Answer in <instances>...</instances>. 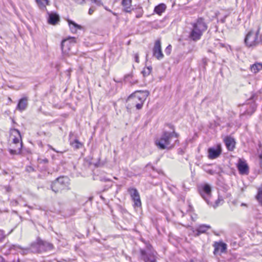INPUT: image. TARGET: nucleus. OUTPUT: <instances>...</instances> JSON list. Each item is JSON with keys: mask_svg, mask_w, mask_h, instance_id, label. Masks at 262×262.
<instances>
[{"mask_svg": "<svg viewBox=\"0 0 262 262\" xmlns=\"http://www.w3.org/2000/svg\"><path fill=\"white\" fill-rule=\"evenodd\" d=\"M259 29L255 32L253 31H249L245 38V42L247 47H251L257 46L261 41L259 37Z\"/></svg>", "mask_w": 262, "mask_h": 262, "instance_id": "6", "label": "nucleus"}, {"mask_svg": "<svg viewBox=\"0 0 262 262\" xmlns=\"http://www.w3.org/2000/svg\"><path fill=\"white\" fill-rule=\"evenodd\" d=\"M143 13V11L141 8L138 10V12L136 15V18H140L142 17Z\"/></svg>", "mask_w": 262, "mask_h": 262, "instance_id": "33", "label": "nucleus"}, {"mask_svg": "<svg viewBox=\"0 0 262 262\" xmlns=\"http://www.w3.org/2000/svg\"><path fill=\"white\" fill-rule=\"evenodd\" d=\"M22 147V143H20L19 146L15 147V149H9V151L11 155H14L18 154L20 152V150Z\"/></svg>", "mask_w": 262, "mask_h": 262, "instance_id": "28", "label": "nucleus"}, {"mask_svg": "<svg viewBox=\"0 0 262 262\" xmlns=\"http://www.w3.org/2000/svg\"><path fill=\"white\" fill-rule=\"evenodd\" d=\"M152 71L151 67H148L145 68H144L143 71H142V73L143 74L144 77L149 75Z\"/></svg>", "mask_w": 262, "mask_h": 262, "instance_id": "31", "label": "nucleus"}, {"mask_svg": "<svg viewBox=\"0 0 262 262\" xmlns=\"http://www.w3.org/2000/svg\"><path fill=\"white\" fill-rule=\"evenodd\" d=\"M48 146L49 148L52 149V150L56 152H60V151H59L57 150H56L54 148H53L51 145H48ZM61 153H62V152H61Z\"/></svg>", "mask_w": 262, "mask_h": 262, "instance_id": "41", "label": "nucleus"}, {"mask_svg": "<svg viewBox=\"0 0 262 262\" xmlns=\"http://www.w3.org/2000/svg\"><path fill=\"white\" fill-rule=\"evenodd\" d=\"M214 250L213 253L214 255L220 254L225 253L227 249V245L223 242H215L213 244Z\"/></svg>", "mask_w": 262, "mask_h": 262, "instance_id": "12", "label": "nucleus"}, {"mask_svg": "<svg viewBox=\"0 0 262 262\" xmlns=\"http://www.w3.org/2000/svg\"><path fill=\"white\" fill-rule=\"evenodd\" d=\"M5 238V235L4 231L2 230H0V243L3 242Z\"/></svg>", "mask_w": 262, "mask_h": 262, "instance_id": "34", "label": "nucleus"}, {"mask_svg": "<svg viewBox=\"0 0 262 262\" xmlns=\"http://www.w3.org/2000/svg\"><path fill=\"white\" fill-rule=\"evenodd\" d=\"M166 8V6L164 4H160L156 6L154 9V12L159 15H161L163 13Z\"/></svg>", "mask_w": 262, "mask_h": 262, "instance_id": "24", "label": "nucleus"}, {"mask_svg": "<svg viewBox=\"0 0 262 262\" xmlns=\"http://www.w3.org/2000/svg\"><path fill=\"white\" fill-rule=\"evenodd\" d=\"M211 227L209 225L202 224L200 225L193 232L195 236H199L201 234L205 233L207 230L210 229Z\"/></svg>", "mask_w": 262, "mask_h": 262, "instance_id": "15", "label": "nucleus"}, {"mask_svg": "<svg viewBox=\"0 0 262 262\" xmlns=\"http://www.w3.org/2000/svg\"><path fill=\"white\" fill-rule=\"evenodd\" d=\"M93 199V197H90L89 198V200L91 201Z\"/></svg>", "mask_w": 262, "mask_h": 262, "instance_id": "49", "label": "nucleus"}, {"mask_svg": "<svg viewBox=\"0 0 262 262\" xmlns=\"http://www.w3.org/2000/svg\"><path fill=\"white\" fill-rule=\"evenodd\" d=\"M178 137V134L174 130L172 132L164 131L160 137L156 140L155 144L160 149H170L175 143H179Z\"/></svg>", "mask_w": 262, "mask_h": 262, "instance_id": "1", "label": "nucleus"}, {"mask_svg": "<svg viewBox=\"0 0 262 262\" xmlns=\"http://www.w3.org/2000/svg\"><path fill=\"white\" fill-rule=\"evenodd\" d=\"M30 251L33 253H40V238H37L36 242L30 245Z\"/></svg>", "mask_w": 262, "mask_h": 262, "instance_id": "20", "label": "nucleus"}, {"mask_svg": "<svg viewBox=\"0 0 262 262\" xmlns=\"http://www.w3.org/2000/svg\"><path fill=\"white\" fill-rule=\"evenodd\" d=\"M13 132H15L18 135V137H15L13 139V143L14 144H16V147H18L20 145V144H19V138H21L20 132H19L18 130L16 129H14L13 130Z\"/></svg>", "mask_w": 262, "mask_h": 262, "instance_id": "29", "label": "nucleus"}, {"mask_svg": "<svg viewBox=\"0 0 262 262\" xmlns=\"http://www.w3.org/2000/svg\"><path fill=\"white\" fill-rule=\"evenodd\" d=\"M91 1L93 3L96 4V5H97V6H100L102 5L101 0H91Z\"/></svg>", "mask_w": 262, "mask_h": 262, "instance_id": "36", "label": "nucleus"}, {"mask_svg": "<svg viewBox=\"0 0 262 262\" xmlns=\"http://www.w3.org/2000/svg\"><path fill=\"white\" fill-rule=\"evenodd\" d=\"M127 191L129 193L132 200L133 201V207L134 208H140L141 207V201L140 194L138 190L133 187L128 188Z\"/></svg>", "mask_w": 262, "mask_h": 262, "instance_id": "7", "label": "nucleus"}, {"mask_svg": "<svg viewBox=\"0 0 262 262\" xmlns=\"http://www.w3.org/2000/svg\"><path fill=\"white\" fill-rule=\"evenodd\" d=\"M192 29L189 34V38L194 41L200 40L204 32L208 28L207 24L203 17L198 18L191 23Z\"/></svg>", "mask_w": 262, "mask_h": 262, "instance_id": "3", "label": "nucleus"}, {"mask_svg": "<svg viewBox=\"0 0 262 262\" xmlns=\"http://www.w3.org/2000/svg\"><path fill=\"white\" fill-rule=\"evenodd\" d=\"M226 16H225L223 18H221L220 21L222 23H224L225 22V20H226Z\"/></svg>", "mask_w": 262, "mask_h": 262, "instance_id": "44", "label": "nucleus"}, {"mask_svg": "<svg viewBox=\"0 0 262 262\" xmlns=\"http://www.w3.org/2000/svg\"><path fill=\"white\" fill-rule=\"evenodd\" d=\"M153 56L158 60H161L163 58L164 55L162 51L161 41L160 39L157 40L154 45L152 49Z\"/></svg>", "mask_w": 262, "mask_h": 262, "instance_id": "10", "label": "nucleus"}, {"mask_svg": "<svg viewBox=\"0 0 262 262\" xmlns=\"http://www.w3.org/2000/svg\"><path fill=\"white\" fill-rule=\"evenodd\" d=\"M222 149L220 146L213 147L208 148V158L210 159H214L217 158L221 154Z\"/></svg>", "mask_w": 262, "mask_h": 262, "instance_id": "11", "label": "nucleus"}, {"mask_svg": "<svg viewBox=\"0 0 262 262\" xmlns=\"http://www.w3.org/2000/svg\"><path fill=\"white\" fill-rule=\"evenodd\" d=\"M179 153L182 155L183 154V151L182 150H181L180 151H179Z\"/></svg>", "mask_w": 262, "mask_h": 262, "instance_id": "47", "label": "nucleus"}, {"mask_svg": "<svg viewBox=\"0 0 262 262\" xmlns=\"http://www.w3.org/2000/svg\"><path fill=\"white\" fill-rule=\"evenodd\" d=\"M146 249H147V250H145L146 252H150V251H154L152 249L151 245L150 244H148L146 245Z\"/></svg>", "mask_w": 262, "mask_h": 262, "instance_id": "38", "label": "nucleus"}, {"mask_svg": "<svg viewBox=\"0 0 262 262\" xmlns=\"http://www.w3.org/2000/svg\"><path fill=\"white\" fill-rule=\"evenodd\" d=\"M13 249L20 252L22 255H26L28 253L31 252L30 251V247L23 248L20 246L13 245L10 246L9 250L11 251Z\"/></svg>", "mask_w": 262, "mask_h": 262, "instance_id": "14", "label": "nucleus"}, {"mask_svg": "<svg viewBox=\"0 0 262 262\" xmlns=\"http://www.w3.org/2000/svg\"><path fill=\"white\" fill-rule=\"evenodd\" d=\"M95 10L96 9L95 7H91L89 10V14L90 15H92Z\"/></svg>", "mask_w": 262, "mask_h": 262, "instance_id": "37", "label": "nucleus"}, {"mask_svg": "<svg viewBox=\"0 0 262 262\" xmlns=\"http://www.w3.org/2000/svg\"><path fill=\"white\" fill-rule=\"evenodd\" d=\"M70 180L67 177H59L52 182L51 188L55 193L61 192L62 190H69Z\"/></svg>", "mask_w": 262, "mask_h": 262, "instance_id": "4", "label": "nucleus"}, {"mask_svg": "<svg viewBox=\"0 0 262 262\" xmlns=\"http://www.w3.org/2000/svg\"><path fill=\"white\" fill-rule=\"evenodd\" d=\"M142 259L144 262H157V252L155 251L146 252L145 250L140 249Z\"/></svg>", "mask_w": 262, "mask_h": 262, "instance_id": "9", "label": "nucleus"}, {"mask_svg": "<svg viewBox=\"0 0 262 262\" xmlns=\"http://www.w3.org/2000/svg\"><path fill=\"white\" fill-rule=\"evenodd\" d=\"M28 105V98L27 97H24L21 98L17 105L16 108L20 112L26 110Z\"/></svg>", "mask_w": 262, "mask_h": 262, "instance_id": "18", "label": "nucleus"}, {"mask_svg": "<svg viewBox=\"0 0 262 262\" xmlns=\"http://www.w3.org/2000/svg\"><path fill=\"white\" fill-rule=\"evenodd\" d=\"M40 252L50 251L53 249V245L48 242L42 241L40 239Z\"/></svg>", "mask_w": 262, "mask_h": 262, "instance_id": "17", "label": "nucleus"}, {"mask_svg": "<svg viewBox=\"0 0 262 262\" xmlns=\"http://www.w3.org/2000/svg\"><path fill=\"white\" fill-rule=\"evenodd\" d=\"M76 45V38L70 37L62 41L61 48L63 55L70 56L75 53L74 50Z\"/></svg>", "mask_w": 262, "mask_h": 262, "instance_id": "5", "label": "nucleus"}, {"mask_svg": "<svg viewBox=\"0 0 262 262\" xmlns=\"http://www.w3.org/2000/svg\"><path fill=\"white\" fill-rule=\"evenodd\" d=\"M48 21L49 24L55 25L57 23L58 21H59V16L56 13H49Z\"/></svg>", "mask_w": 262, "mask_h": 262, "instance_id": "21", "label": "nucleus"}, {"mask_svg": "<svg viewBox=\"0 0 262 262\" xmlns=\"http://www.w3.org/2000/svg\"><path fill=\"white\" fill-rule=\"evenodd\" d=\"M261 70H262L261 63H255L251 66V70L254 73L258 72Z\"/></svg>", "mask_w": 262, "mask_h": 262, "instance_id": "26", "label": "nucleus"}, {"mask_svg": "<svg viewBox=\"0 0 262 262\" xmlns=\"http://www.w3.org/2000/svg\"><path fill=\"white\" fill-rule=\"evenodd\" d=\"M135 60L136 61V62L138 63L139 62V55L138 53H136L135 54Z\"/></svg>", "mask_w": 262, "mask_h": 262, "instance_id": "39", "label": "nucleus"}, {"mask_svg": "<svg viewBox=\"0 0 262 262\" xmlns=\"http://www.w3.org/2000/svg\"><path fill=\"white\" fill-rule=\"evenodd\" d=\"M0 262H5V259L2 256H0Z\"/></svg>", "mask_w": 262, "mask_h": 262, "instance_id": "46", "label": "nucleus"}, {"mask_svg": "<svg viewBox=\"0 0 262 262\" xmlns=\"http://www.w3.org/2000/svg\"><path fill=\"white\" fill-rule=\"evenodd\" d=\"M71 145L74 149H79L82 146V144L77 140L75 139L73 142H71Z\"/></svg>", "mask_w": 262, "mask_h": 262, "instance_id": "30", "label": "nucleus"}, {"mask_svg": "<svg viewBox=\"0 0 262 262\" xmlns=\"http://www.w3.org/2000/svg\"><path fill=\"white\" fill-rule=\"evenodd\" d=\"M26 170H27L28 172H31V171H33V170H34V169H33L32 167L29 166V167H27V168H26Z\"/></svg>", "mask_w": 262, "mask_h": 262, "instance_id": "43", "label": "nucleus"}, {"mask_svg": "<svg viewBox=\"0 0 262 262\" xmlns=\"http://www.w3.org/2000/svg\"><path fill=\"white\" fill-rule=\"evenodd\" d=\"M149 94L148 91H136L126 100L127 108L132 109L135 107L138 110H141Z\"/></svg>", "mask_w": 262, "mask_h": 262, "instance_id": "2", "label": "nucleus"}, {"mask_svg": "<svg viewBox=\"0 0 262 262\" xmlns=\"http://www.w3.org/2000/svg\"><path fill=\"white\" fill-rule=\"evenodd\" d=\"M224 141L227 149L232 151L235 148V142L234 139L230 137H227L225 138Z\"/></svg>", "mask_w": 262, "mask_h": 262, "instance_id": "16", "label": "nucleus"}, {"mask_svg": "<svg viewBox=\"0 0 262 262\" xmlns=\"http://www.w3.org/2000/svg\"><path fill=\"white\" fill-rule=\"evenodd\" d=\"M36 2L41 10H46V6L50 5V2L49 0H36Z\"/></svg>", "mask_w": 262, "mask_h": 262, "instance_id": "23", "label": "nucleus"}, {"mask_svg": "<svg viewBox=\"0 0 262 262\" xmlns=\"http://www.w3.org/2000/svg\"><path fill=\"white\" fill-rule=\"evenodd\" d=\"M130 76H132V75L131 74H128V75H126L124 76V79L126 80L128 78V77H130Z\"/></svg>", "mask_w": 262, "mask_h": 262, "instance_id": "45", "label": "nucleus"}, {"mask_svg": "<svg viewBox=\"0 0 262 262\" xmlns=\"http://www.w3.org/2000/svg\"><path fill=\"white\" fill-rule=\"evenodd\" d=\"M224 202L223 198L221 196H219L217 200L215 201L214 205H213L214 208H216L220 204H222Z\"/></svg>", "mask_w": 262, "mask_h": 262, "instance_id": "32", "label": "nucleus"}, {"mask_svg": "<svg viewBox=\"0 0 262 262\" xmlns=\"http://www.w3.org/2000/svg\"><path fill=\"white\" fill-rule=\"evenodd\" d=\"M245 105V104H243L242 106L244 107Z\"/></svg>", "mask_w": 262, "mask_h": 262, "instance_id": "50", "label": "nucleus"}, {"mask_svg": "<svg viewBox=\"0 0 262 262\" xmlns=\"http://www.w3.org/2000/svg\"><path fill=\"white\" fill-rule=\"evenodd\" d=\"M199 192L201 196L207 202L208 204H210L209 199L211 196V188L208 184H203L199 187Z\"/></svg>", "mask_w": 262, "mask_h": 262, "instance_id": "8", "label": "nucleus"}, {"mask_svg": "<svg viewBox=\"0 0 262 262\" xmlns=\"http://www.w3.org/2000/svg\"><path fill=\"white\" fill-rule=\"evenodd\" d=\"M68 23L70 30L72 33H75L77 30H80L82 29V27L81 26L78 25L72 20H68Z\"/></svg>", "mask_w": 262, "mask_h": 262, "instance_id": "22", "label": "nucleus"}, {"mask_svg": "<svg viewBox=\"0 0 262 262\" xmlns=\"http://www.w3.org/2000/svg\"><path fill=\"white\" fill-rule=\"evenodd\" d=\"M237 168L240 174H246L248 173V166L245 161L239 159L237 164Z\"/></svg>", "mask_w": 262, "mask_h": 262, "instance_id": "13", "label": "nucleus"}, {"mask_svg": "<svg viewBox=\"0 0 262 262\" xmlns=\"http://www.w3.org/2000/svg\"><path fill=\"white\" fill-rule=\"evenodd\" d=\"M122 5L124 7V11L126 12H130V6H132V0H122Z\"/></svg>", "mask_w": 262, "mask_h": 262, "instance_id": "25", "label": "nucleus"}, {"mask_svg": "<svg viewBox=\"0 0 262 262\" xmlns=\"http://www.w3.org/2000/svg\"><path fill=\"white\" fill-rule=\"evenodd\" d=\"M256 199L258 203L262 206V184L257 189V193Z\"/></svg>", "mask_w": 262, "mask_h": 262, "instance_id": "27", "label": "nucleus"}, {"mask_svg": "<svg viewBox=\"0 0 262 262\" xmlns=\"http://www.w3.org/2000/svg\"><path fill=\"white\" fill-rule=\"evenodd\" d=\"M171 46L168 45L165 49V52L167 55H169L171 53Z\"/></svg>", "mask_w": 262, "mask_h": 262, "instance_id": "35", "label": "nucleus"}, {"mask_svg": "<svg viewBox=\"0 0 262 262\" xmlns=\"http://www.w3.org/2000/svg\"><path fill=\"white\" fill-rule=\"evenodd\" d=\"M256 108V105L254 103H251L249 107L248 108L247 106L244 109H246V111H245L243 113H241L240 115V117H242L245 115H251L255 111Z\"/></svg>", "mask_w": 262, "mask_h": 262, "instance_id": "19", "label": "nucleus"}, {"mask_svg": "<svg viewBox=\"0 0 262 262\" xmlns=\"http://www.w3.org/2000/svg\"><path fill=\"white\" fill-rule=\"evenodd\" d=\"M259 158L260 159V166L261 168H262V154L259 155Z\"/></svg>", "mask_w": 262, "mask_h": 262, "instance_id": "42", "label": "nucleus"}, {"mask_svg": "<svg viewBox=\"0 0 262 262\" xmlns=\"http://www.w3.org/2000/svg\"><path fill=\"white\" fill-rule=\"evenodd\" d=\"M40 163H47L48 162V160L47 158H45L43 159H39Z\"/></svg>", "mask_w": 262, "mask_h": 262, "instance_id": "40", "label": "nucleus"}, {"mask_svg": "<svg viewBox=\"0 0 262 262\" xmlns=\"http://www.w3.org/2000/svg\"><path fill=\"white\" fill-rule=\"evenodd\" d=\"M13 262H20V260H19V259H18L17 260H13Z\"/></svg>", "mask_w": 262, "mask_h": 262, "instance_id": "48", "label": "nucleus"}]
</instances>
